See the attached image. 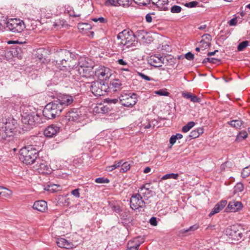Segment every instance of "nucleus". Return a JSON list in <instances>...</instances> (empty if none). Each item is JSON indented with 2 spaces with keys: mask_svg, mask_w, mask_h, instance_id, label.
I'll use <instances>...</instances> for the list:
<instances>
[{
  "mask_svg": "<svg viewBox=\"0 0 250 250\" xmlns=\"http://www.w3.org/2000/svg\"><path fill=\"white\" fill-rule=\"evenodd\" d=\"M117 37L120 40L118 45L122 46V50L125 52L135 50L138 44L135 35L132 31L125 30L120 32Z\"/></svg>",
  "mask_w": 250,
  "mask_h": 250,
  "instance_id": "obj_1",
  "label": "nucleus"
},
{
  "mask_svg": "<svg viewBox=\"0 0 250 250\" xmlns=\"http://www.w3.org/2000/svg\"><path fill=\"white\" fill-rule=\"evenodd\" d=\"M38 156V150L33 146H28L20 149L19 158L23 163L26 165L33 164Z\"/></svg>",
  "mask_w": 250,
  "mask_h": 250,
  "instance_id": "obj_2",
  "label": "nucleus"
},
{
  "mask_svg": "<svg viewBox=\"0 0 250 250\" xmlns=\"http://www.w3.org/2000/svg\"><path fill=\"white\" fill-rule=\"evenodd\" d=\"M72 61H66V60L62 62L55 63V65L60 69L56 74L62 78L70 77L72 75L73 78L76 81H79V79L74 77L73 75V74H76V68L75 64H73L72 62Z\"/></svg>",
  "mask_w": 250,
  "mask_h": 250,
  "instance_id": "obj_3",
  "label": "nucleus"
},
{
  "mask_svg": "<svg viewBox=\"0 0 250 250\" xmlns=\"http://www.w3.org/2000/svg\"><path fill=\"white\" fill-rule=\"evenodd\" d=\"M21 122L24 127L30 129L40 122V117L36 112H24L21 114Z\"/></svg>",
  "mask_w": 250,
  "mask_h": 250,
  "instance_id": "obj_4",
  "label": "nucleus"
},
{
  "mask_svg": "<svg viewBox=\"0 0 250 250\" xmlns=\"http://www.w3.org/2000/svg\"><path fill=\"white\" fill-rule=\"evenodd\" d=\"M62 111V106L54 100L45 105L42 114L46 119H51L59 116Z\"/></svg>",
  "mask_w": 250,
  "mask_h": 250,
  "instance_id": "obj_5",
  "label": "nucleus"
},
{
  "mask_svg": "<svg viewBox=\"0 0 250 250\" xmlns=\"http://www.w3.org/2000/svg\"><path fill=\"white\" fill-rule=\"evenodd\" d=\"M5 23L7 29L13 33H21L26 27L24 22L18 18L8 19Z\"/></svg>",
  "mask_w": 250,
  "mask_h": 250,
  "instance_id": "obj_6",
  "label": "nucleus"
},
{
  "mask_svg": "<svg viewBox=\"0 0 250 250\" xmlns=\"http://www.w3.org/2000/svg\"><path fill=\"white\" fill-rule=\"evenodd\" d=\"M54 62L55 63L62 62L66 60V61L75 60L76 59V56L75 54L70 52L66 49H60L55 51L54 54Z\"/></svg>",
  "mask_w": 250,
  "mask_h": 250,
  "instance_id": "obj_7",
  "label": "nucleus"
},
{
  "mask_svg": "<svg viewBox=\"0 0 250 250\" xmlns=\"http://www.w3.org/2000/svg\"><path fill=\"white\" fill-rule=\"evenodd\" d=\"M119 99L122 105L127 107H132L138 101V96L135 93L123 92L121 94Z\"/></svg>",
  "mask_w": 250,
  "mask_h": 250,
  "instance_id": "obj_8",
  "label": "nucleus"
},
{
  "mask_svg": "<svg viewBox=\"0 0 250 250\" xmlns=\"http://www.w3.org/2000/svg\"><path fill=\"white\" fill-rule=\"evenodd\" d=\"M90 90L95 96H103L108 92V85L104 82L96 81L91 83Z\"/></svg>",
  "mask_w": 250,
  "mask_h": 250,
  "instance_id": "obj_9",
  "label": "nucleus"
},
{
  "mask_svg": "<svg viewBox=\"0 0 250 250\" xmlns=\"http://www.w3.org/2000/svg\"><path fill=\"white\" fill-rule=\"evenodd\" d=\"M84 119V116L80 113V111L78 109L72 108L63 117L62 121L66 123L67 122L81 123Z\"/></svg>",
  "mask_w": 250,
  "mask_h": 250,
  "instance_id": "obj_10",
  "label": "nucleus"
},
{
  "mask_svg": "<svg viewBox=\"0 0 250 250\" xmlns=\"http://www.w3.org/2000/svg\"><path fill=\"white\" fill-rule=\"evenodd\" d=\"M225 233L230 239L235 241L241 240L243 233L242 229L237 225H232L226 229Z\"/></svg>",
  "mask_w": 250,
  "mask_h": 250,
  "instance_id": "obj_11",
  "label": "nucleus"
},
{
  "mask_svg": "<svg viewBox=\"0 0 250 250\" xmlns=\"http://www.w3.org/2000/svg\"><path fill=\"white\" fill-rule=\"evenodd\" d=\"M17 126V122L15 120L9 119L7 121L4 125L1 126L2 137L5 138L7 137H11L13 135V133Z\"/></svg>",
  "mask_w": 250,
  "mask_h": 250,
  "instance_id": "obj_12",
  "label": "nucleus"
},
{
  "mask_svg": "<svg viewBox=\"0 0 250 250\" xmlns=\"http://www.w3.org/2000/svg\"><path fill=\"white\" fill-rule=\"evenodd\" d=\"M130 207L134 210L146 207V203L140 194L134 193L132 195L130 199Z\"/></svg>",
  "mask_w": 250,
  "mask_h": 250,
  "instance_id": "obj_13",
  "label": "nucleus"
},
{
  "mask_svg": "<svg viewBox=\"0 0 250 250\" xmlns=\"http://www.w3.org/2000/svg\"><path fill=\"white\" fill-rule=\"evenodd\" d=\"M111 70L106 67L100 66L95 71V75L98 77L99 81L104 82L109 79L111 76Z\"/></svg>",
  "mask_w": 250,
  "mask_h": 250,
  "instance_id": "obj_14",
  "label": "nucleus"
},
{
  "mask_svg": "<svg viewBox=\"0 0 250 250\" xmlns=\"http://www.w3.org/2000/svg\"><path fill=\"white\" fill-rule=\"evenodd\" d=\"M55 100L62 106V110L74 102L73 97L70 95L66 94L60 95Z\"/></svg>",
  "mask_w": 250,
  "mask_h": 250,
  "instance_id": "obj_15",
  "label": "nucleus"
},
{
  "mask_svg": "<svg viewBox=\"0 0 250 250\" xmlns=\"http://www.w3.org/2000/svg\"><path fill=\"white\" fill-rule=\"evenodd\" d=\"M150 184L147 183L143 185L138 190L139 194L143 197L144 200H147L153 196V191L149 189Z\"/></svg>",
  "mask_w": 250,
  "mask_h": 250,
  "instance_id": "obj_16",
  "label": "nucleus"
},
{
  "mask_svg": "<svg viewBox=\"0 0 250 250\" xmlns=\"http://www.w3.org/2000/svg\"><path fill=\"white\" fill-rule=\"evenodd\" d=\"M163 56L160 54L151 55L147 59L148 63L155 67H161L163 64Z\"/></svg>",
  "mask_w": 250,
  "mask_h": 250,
  "instance_id": "obj_17",
  "label": "nucleus"
},
{
  "mask_svg": "<svg viewBox=\"0 0 250 250\" xmlns=\"http://www.w3.org/2000/svg\"><path fill=\"white\" fill-rule=\"evenodd\" d=\"M76 74L78 73L81 76L83 77L89 78L93 75V68H91L90 66H87L86 68H83L82 66H75Z\"/></svg>",
  "mask_w": 250,
  "mask_h": 250,
  "instance_id": "obj_18",
  "label": "nucleus"
},
{
  "mask_svg": "<svg viewBox=\"0 0 250 250\" xmlns=\"http://www.w3.org/2000/svg\"><path fill=\"white\" fill-rule=\"evenodd\" d=\"M243 208V205L241 202L233 200L229 202L226 211L229 210L230 212H237L241 210Z\"/></svg>",
  "mask_w": 250,
  "mask_h": 250,
  "instance_id": "obj_19",
  "label": "nucleus"
},
{
  "mask_svg": "<svg viewBox=\"0 0 250 250\" xmlns=\"http://www.w3.org/2000/svg\"><path fill=\"white\" fill-rule=\"evenodd\" d=\"M60 130V127L56 125H51L47 126L44 130V135L48 137H52L56 135Z\"/></svg>",
  "mask_w": 250,
  "mask_h": 250,
  "instance_id": "obj_20",
  "label": "nucleus"
},
{
  "mask_svg": "<svg viewBox=\"0 0 250 250\" xmlns=\"http://www.w3.org/2000/svg\"><path fill=\"white\" fill-rule=\"evenodd\" d=\"M5 55L6 57H17L18 59H21L22 57V52L20 47H13L9 50L5 51Z\"/></svg>",
  "mask_w": 250,
  "mask_h": 250,
  "instance_id": "obj_21",
  "label": "nucleus"
},
{
  "mask_svg": "<svg viewBox=\"0 0 250 250\" xmlns=\"http://www.w3.org/2000/svg\"><path fill=\"white\" fill-rule=\"evenodd\" d=\"M111 110V108L108 105H104L100 103L95 105L93 107V112L97 114H105Z\"/></svg>",
  "mask_w": 250,
  "mask_h": 250,
  "instance_id": "obj_22",
  "label": "nucleus"
},
{
  "mask_svg": "<svg viewBox=\"0 0 250 250\" xmlns=\"http://www.w3.org/2000/svg\"><path fill=\"white\" fill-rule=\"evenodd\" d=\"M107 85H108V90L109 91L115 92L121 89L122 83L119 79H113Z\"/></svg>",
  "mask_w": 250,
  "mask_h": 250,
  "instance_id": "obj_23",
  "label": "nucleus"
},
{
  "mask_svg": "<svg viewBox=\"0 0 250 250\" xmlns=\"http://www.w3.org/2000/svg\"><path fill=\"white\" fill-rule=\"evenodd\" d=\"M152 4L156 6L160 10L167 11L168 10V0H151Z\"/></svg>",
  "mask_w": 250,
  "mask_h": 250,
  "instance_id": "obj_24",
  "label": "nucleus"
},
{
  "mask_svg": "<svg viewBox=\"0 0 250 250\" xmlns=\"http://www.w3.org/2000/svg\"><path fill=\"white\" fill-rule=\"evenodd\" d=\"M33 208L39 211L44 212L47 209V203L44 200L37 201L34 203Z\"/></svg>",
  "mask_w": 250,
  "mask_h": 250,
  "instance_id": "obj_25",
  "label": "nucleus"
},
{
  "mask_svg": "<svg viewBox=\"0 0 250 250\" xmlns=\"http://www.w3.org/2000/svg\"><path fill=\"white\" fill-rule=\"evenodd\" d=\"M227 201L226 200H221L216 205H215L213 208L212 209L211 212L209 213L208 216L209 217L212 216L214 214L218 213L220 211L223 209L224 207L226 206Z\"/></svg>",
  "mask_w": 250,
  "mask_h": 250,
  "instance_id": "obj_26",
  "label": "nucleus"
},
{
  "mask_svg": "<svg viewBox=\"0 0 250 250\" xmlns=\"http://www.w3.org/2000/svg\"><path fill=\"white\" fill-rule=\"evenodd\" d=\"M77 66H82L83 68L90 66L91 68H93L94 62L89 58L81 57L79 60L78 64Z\"/></svg>",
  "mask_w": 250,
  "mask_h": 250,
  "instance_id": "obj_27",
  "label": "nucleus"
},
{
  "mask_svg": "<svg viewBox=\"0 0 250 250\" xmlns=\"http://www.w3.org/2000/svg\"><path fill=\"white\" fill-rule=\"evenodd\" d=\"M37 170L40 173L43 174H50L51 172V168L46 163H41L38 166Z\"/></svg>",
  "mask_w": 250,
  "mask_h": 250,
  "instance_id": "obj_28",
  "label": "nucleus"
},
{
  "mask_svg": "<svg viewBox=\"0 0 250 250\" xmlns=\"http://www.w3.org/2000/svg\"><path fill=\"white\" fill-rule=\"evenodd\" d=\"M56 243L58 246L62 248L70 249L72 248L73 246L71 242L63 238H58Z\"/></svg>",
  "mask_w": 250,
  "mask_h": 250,
  "instance_id": "obj_29",
  "label": "nucleus"
},
{
  "mask_svg": "<svg viewBox=\"0 0 250 250\" xmlns=\"http://www.w3.org/2000/svg\"><path fill=\"white\" fill-rule=\"evenodd\" d=\"M163 64L173 66L175 63L176 59L171 55L167 54L163 56Z\"/></svg>",
  "mask_w": 250,
  "mask_h": 250,
  "instance_id": "obj_30",
  "label": "nucleus"
},
{
  "mask_svg": "<svg viewBox=\"0 0 250 250\" xmlns=\"http://www.w3.org/2000/svg\"><path fill=\"white\" fill-rule=\"evenodd\" d=\"M138 238H135L133 241H129L127 244L126 250H138L141 242L138 241Z\"/></svg>",
  "mask_w": 250,
  "mask_h": 250,
  "instance_id": "obj_31",
  "label": "nucleus"
},
{
  "mask_svg": "<svg viewBox=\"0 0 250 250\" xmlns=\"http://www.w3.org/2000/svg\"><path fill=\"white\" fill-rule=\"evenodd\" d=\"M12 194V191L11 190L3 187L2 190H1L0 192V197L9 199L11 198Z\"/></svg>",
  "mask_w": 250,
  "mask_h": 250,
  "instance_id": "obj_32",
  "label": "nucleus"
},
{
  "mask_svg": "<svg viewBox=\"0 0 250 250\" xmlns=\"http://www.w3.org/2000/svg\"><path fill=\"white\" fill-rule=\"evenodd\" d=\"M204 129L203 128L199 127L190 132L189 135V137L192 139L197 138L200 134L203 133Z\"/></svg>",
  "mask_w": 250,
  "mask_h": 250,
  "instance_id": "obj_33",
  "label": "nucleus"
},
{
  "mask_svg": "<svg viewBox=\"0 0 250 250\" xmlns=\"http://www.w3.org/2000/svg\"><path fill=\"white\" fill-rule=\"evenodd\" d=\"M44 189L51 192H55L60 190V186L56 184H50L47 185V186L44 188Z\"/></svg>",
  "mask_w": 250,
  "mask_h": 250,
  "instance_id": "obj_34",
  "label": "nucleus"
},
{
  "mask_svg": "<svg viewBox=\"0 0 250 250\" xmlns=\"http://www.w3.org/2000/svg\"><path fill=\"white\" fill-rule=\"evenodd\" d=\"M198 228H199V226L198 225L195 224L192 226H190L189 228H188L187 229H181L179 231V234H183L184 233H188L190 231H194L196 230V229H198Z\"/></svg>",
  "mask_w": 250,
  "mask_h": 250,
  "instance_id": "obj_35",
  "label": "nucleus"
},
{
  "mask_svg": "<svg viewBox=\"0 0 250 250\" xmlns=\"http://www.w3.org/2000/svg\"><path fill=\"white\" fill-rule=\"evenodd\" d=\"M243 123V121L240 120H234L228 122V124L232 127L240 128Z\"/></svg>",
  "mask_w": 250,
  "mask_h": 250,
  "instance_id": "obj_36",
  "label": "nucleus"
},
{
  "mask_svg": "<svg viewBox=\"0 0 250 250\" xmlns=\"http://www.w3.org/2000/svg\"><path fill=\"white\" fill-rule=\"evenodd\" d=\"M248 137V133L245 131H240L236 136L235 141L240 142L246 139Z\"/></svg>",
  "mask_w": 250,
  "mask_h": 250,
  "instance_id": "obj_37",
  "label": "nucleus"
},
{
  "mask_svg": "<svg viewBox=\"0 0 250 250\" xmlns=\"http://www.w3.org/2000/svg\"><path fill=\"white\" fill-rule=\"evenodd\" d=\"M78 29L82 32H85L86 30L91 29V24L87 23H79L78 25Z\"/></svg>",
  "mask_w": 250,
  "mask_h": 250,
  "instance_id": "obj_38",
  "label": "nucleus"
},
{
  "mask_svg": "<svg viewBox=\"0 0 250 250\" xmlns=\"http://www.w3.org/2000/svg\"><path fill=\"white\" fill-rule=\"evenodd\" d=\"M133 0H117V3L118 5L123 7L129 6L133 2Z\"/></svg>",
  "mask_w": 250,
  "mask_h": 250,
  "instance_id": "obj_39",
  "label": "nucleus"
},
{
  "mask_svg": "<svg viewBox=\"0 0 250 250\" xmlns=\"http://www.w3.org/2000/svg\"><path fill=\"white\" fill-rule=\"evenodd\" d=\"M121 166V168L120 171L122 173L125 172L130 168V164L128 162H122Z\"/></svg>",
  "mask_w": 250,
  "mask_h": 250,
  "instance_id": "obj_40",
  "label": "nucleus"
},
{
  "mask_svg": "<svg viewBox=\"0 0 250 250\" xmlns=\"http://www.w3.org/2000/svg\"><path fill=\"white\" fill-rule=\"evenodd\" d=\"M220 62H221L220 59H216V58H214L208 57V58H205L203 60L202 63H205L207 62H210V63H212L213 64H216V63H219Z\"/></svg>",
  "mask_w": 250,
  "mask_h": 250,
  "instance_id": "obj_41",
  "label": "nucleus"
},
{
  "mask_svg": "<svg viewBox=\"0 0 250 250\" xmlns=\"http://www.w3.org/2000/svg\"><path fill=\"white\" fill-rule=\"evenodd\" d=\"M59 201L60 202L59 204L62 203L63 206H68L70 204L69 199L66 198L65 196L63 195L59 196Z\"/></svg>",
  "mask_w": 250,
  "mask_h": 250,
  "instance_id": "obj_42",
  "label": "nucleus"
},
{
  "mask_svg": "<svg viewBox=\"0 0 250 250\" xmlns=\"http://www.w3.org/2000/svg\"><path fill=\"white\" fill-rule=\"evenodd\" d=\"M195 124L194 122L191 121L188 122L186 125L183 126L182 130L183 132H188L192 127L195 125Z\"/></svg>",
  "mask_w": 250,
  "mask_h": 250,
  "instance_id": "obj_43",
  "label": "nucleus"
},
{
  "mask_svg": "<svg viewBox=\"0 0 250 250\" xmlns=\"http://www.w3.org/2000/svg\"><path fill=\"white\" fill-rule=\"evenodd\" d=\"M123 162L122 160H121L118 162H115L113 165L107 167L106 170L108 171H111L114 169L120 167Z\"/></svg>",
  "mask_w": 250,
  "mask_h": 250,
  "instance_id": "obj_44",
  "label": "nucleus"
},
{
  "mask_svg": "<svg viewBox=\"0 0 250 250\" xmlns=\"http://www.w3.org/2000/svg\"><path fill=\"white\" fill-rule=\"evenodd\" d=\"M110 207L112 210L116 213H120L122 211L120 205L117 204H110Z\"/></svg>",
  "mask_w": 250,
  "mask_h": 250,
  "instance_id": "obj_45",
  "label": "nucleus"
},
{
  "mask_svg": "<svg viewBox=\"0 0 250 250\" xmlns=\"http://www.w3.org/2000/svg\"><path fill=\"white\" fill-rule=\"evenodd\" d=\"M250 174V165L243 168L241 172V176L245 178L248 177Z\"/></svg>",
  "mask_w": 250,
  "mask_h": 250,
  "instance_id": "obj_46",
  "label": "nucleus"
},
{
  "mask_svg": "<svg viewBox=\"0 0 250 250\" xmlns=\"http://www.w3.org/2000/svg\"><path fill=\"white\" fill-rule=\"evenodd\" d=\"M178 177L179 174L178 173H169L164 175L161 179L162 180H166L167 179L172 178L176 180L178 179Z\"/></svg>",
  "mask_w": 250,
  "mask_h": 250,
  "instance_id": "obj_47",
  "label": "nucleus"
},
{
  "mask_svg": "<svg viewBox=\"0 0 250 250\" xmlns=\"http://www.w3.org/2000/svg\"><path fill=\"white\" fill-rule=\"evenodd\" d=\"M249 42L248 41H245L240 42L237 46V50L238 51H243L245 48L249 45Z\"/></svg>",
  "mask_w": 250,
  "mask_h": 250,
  "instance_id": "obj_48",
  "label": "nucleus"
},
{
  "mask_svg": "<svg viewBox=\"0 0 250 250\" xmlns=\"http://www.w3.org/2000/svg\"><path fill=\"white\" fill-rule=\"evenodd\" d=\"M244 190V185L241 183H238L234 187L233 193L242 192Z\"/></svg>",
  "mask_w": 250,
  "mask_h": 250,
  "instance_id": "obj_49",
  "label": "nucleus"
},
{
  "mask_svg": "<svg viewBox=\"0 0 250 250\" xmlns=\"http://www.w3.org/2000/svg\"><path fill=\"white\" fill-rule=\"evenodd\" d=\"M133 1L140 6H145L150 4L151 0H133Z\"/></svg>",
  "mask_w": 250,
  "mask_h": 250,
  "instance_id": "obj_50",
  "label": "nucleus"
},
{
  "mask_svg": "<svg viewBox=\"0 0 250 250\" xmlns=\"http://www.w3.org/2000/svg\"><path fill=\"white\" fill-rule=\"evenodd\" d=\"M135 36H137L141 39H144L145 35L146 34V32L143 29L138 30L135 33Z\"/></svg>",
  "mask_w": 250,
  "mask_h": 250,
  "instance_id": "obj_51",
  "label": "nucleus"
},
{
  "mask_svg": "<svg viewBox=\"0 0 250 250\" xmlns=\"http://www.w3.org/2000/svg\"><path fill=\"white\" fill-rule=\"evenodd\" d=\"M182 10V8L178 5H173L170 8V11L172 13H179Z\"/></svg>",
  "mask_w": 250,
  "mask_h": 250,
  "instance_id": "obj_52",
  "label": "nucleus"
},
{
  "mask_svg": "<svg viewBox=\"0 0 250 250\" xmlns=\"http://www.w3.org/2000/svg\"><path fill=\"white\" fill-rule=\"evenodd\" d=\"M105 4L106 6H118L119 5L117 3V0H106L105 2Z\"/></svg>",
  "mask_w": 250,
  "mask_h": 250,
  "instance_id": "obj_53",
  "label": "nucleus"
},
{
  "mask_svg": "<svg viewBox=\"0 0 250 250\" xmlns=\"http://www.w3.org/2000/svg\"><path fill=\"white\" fill-rule=\"evenodd\" d=\"M200 43L201 44V48L203 50H205L206 49L209 47L211 45V43H209L208 42L203 41L202 40L200 42Z\"/></svg>",
  "mask_w": 250,
  "mask_h": 250,
  "instance_id": "obj_54",
  "label": "nucleus"
},
{
  "mask_svg": "<svg viewBox=\"0 0 250 250\" xmlns=\"http://www.w3.org/2000/svg\"><path fill=\"white\" fill-rule=\"evenodd\" d=\"M95 181L97 183H108L109 182V180L104 177H99L96 178L95 180Z\"/></svg>",
  "mask_w": 250,
  "mask_h": 250,
  "instance_id": "obj_55",
  "label": "nucleus"
},
{
  "mask_svg": "<svg viewBox=\"0 0 250 250\" xmlns=\"http://www.w3.org/2000/svg\"><path fill=\"white\" fill-rule=\"evenodd\" d=\"M202 40L207 42L209 43H211L212 38L209 34H205L202 36Z\"/></svg>",
  "mask_w": 250,
  "mask_h": 250,
  "instance_id": "obj_56",
  "label": "nucleus"
},
{
  "mask_svg": "<svg viewBox=\"0 0 250 250\" xmlns=\"http://www.w3.org/2000/svg\"><path fill=\"white\" fill-rule=\"evenodd\" d=\"M198 4V2L196 1H190V2H188V3H186L185 5V6H186L187 7H188V8H193V7H195L197 4Z\"/></svg>",
  "mask_w": 250,
  "mask_h": 250,
  "instance_id": "obj_57",
  "label": "nucleus"
},
{
  "mask_svg": "<svg viewBox=\"0 0 250 250\" xmlns=\"http://www.w3.org/2000/svg\"><path fill=\"white\" fill-rule=\"evenodd\" d=\"M189 99L191 102H192L193 103H199L201 102V99L194 94L191 95Z\"/></svg>",
  "mask_w": 250,
  "mask_h": 250,
  "instance_id": "obj_58",
  "label": "nucleus"
},
{
  "mask_svg": "<svg viewBox=\"0 0 250 250\" xmlns=\"http://www.w3.org/2000/svg\"><path fill=\"white\" fill-rule=\"evenodd\" d=\"M155 93H156V94H157L159 95H161V96H167L169 94V92H168L167 91H166L163 89H160L159 90H158Z\"/></svg>",
  "mask_w": 250,
  "mask_h": 250,
  "instance_id": "obj_59",
  "label": "nucleus"
},
{
  "mask_svg": "<svg viewBox=\"0 0 250 250\" xmlns=\"http://www.w3.org/2000/svg\"><path fill=\"white\" fill-rule=\"evenodd\" d=\"M138 75L140 76L142 79L147 81H150L152 80V79L149 77V76H146L141 72H138Z\"/></svg>",
  "mask_w": 250,
  "mask_h": 250,
  "instance_id": "obj_60",
  "label": "nucleus"
},
{
  "mask_svg": "<svg viewBox=\"0 0 250 250\" xmlns=\"http://www.w3.org/2000/svg\"><path fill=\"white\" fill-rule=\"evenodd\" d=\"M149 223L151 225L156 226L157 225V218L155 217H152L149 220Z\"/></svg>",
  "mask_w": 250,
  "mask_h": 250,
  "instance_id": "obj_61",
  "label": "nucleus"
},
{
  "mask_svg": "<svg viewBox=\"0 0 250 250\" xmlns=\"http://www.w3.org/2000/svg\"><path fill=\"white\" fill-rule=\"evenodd\" d=\"M194 54H193L192 53H191V52H189L188 53H187V54H186L185 55V58L188 60H189V61H191V60H193V59H194Z\"/></svg>",
  "mask_w": 250,
  "mask_h": 250,
  "instance_id": "obj_62",
  "label": "nucleus"
},
{
  "mask_svg": "<svg viewBox=\"0 0 250 250\" xmlns=\"http://www.w3.org/2000/svg\"><path fill=\"white\" fill-rule=\"evenodd\" d=\"M79 188H76L71 191V194L77 198L80 197Z\"/></svg>",
  "mask_w": 250,
  "mask_h": 250,
  "instance_id": "obj_63",
  "label": "nucleus"
},
{
  "mask_svg": "<svg viewBox=\"0 0 250 250\" xmlns=\"http://www.w3.org/2000/svg\"><path fill=\"white\" fill-rule=\"evenodd\" d=\"M229 24L230 26H235L237 24V18H232L229 21Z\"/></svg>",
  "mask_w": 250,
  "mask_h": 250,
  "instance_id": "obj_64",
  "label": "nucleus"
}]
</instances>
